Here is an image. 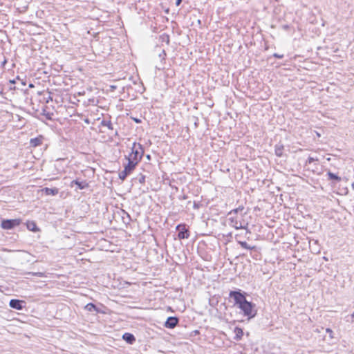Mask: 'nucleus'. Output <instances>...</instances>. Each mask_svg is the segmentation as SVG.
I'll return each mask as SVG.
<instances>
[{
    "instance_id": "obj_1",
    "label": "nucleus",
    "mask_w": 354,
    "mask_h": 354,
    "mask_svg": "<svg viewBox=\"0 0 354 354\" xmlns=\"http://www.w3.org/2000/svg\"><path fill=\"white\" fill-rule=\"evenodd\" d=\"M245 295V292H242L241 290H237L230 291L229 297L234 299V305L237 306L243 311L244 316L248 318H253L257 315L255 304L248 301L246 299Z\"/></svg>"
},
{
    "instance_id": "obj_2",
    "label": "nucleus",
    "mask_w": 354,
    "mask_h": 354,
    "mask_svg": "<svg viewBox=\"0 0 354 354\" xmlns=\"http://www.w3.org/2000/svg\"><path fill=\"white\" fill-rule=\"evenodd\" d=\"M144 152V148L141 144L133 142L131 153L128 156H126V159H131L139 162L142 160Z\"/></svg>"
},
{
    "instance_id": "obj_3",
    "label": "nucleus",
    "mask_w": 354,
    "mask_h": 354,
    "mask_svg": "<svg viewBox=\"0 0 354 354\" xmlns=\"http://www.w3.org/2000/svg\"><path fill=\"white\" fill-rule=\"evenodd\" d=\"M21 223L20 218L15 219H2L0 226L3 230H12L15 227L19 226Z\"/></svg>"
},
{
    "instance_id": "obj_4",
    "label": "nucleus",
    "mask_w": 354,
    "mask_h": 354,
    "mask_svg": "<svg viewBox=\"0 0 354 354\" xmlns=\"http://www.w3.org/2000/svg\"><path fill=\"white\" fill-rule=\"evenodd\" d=\"M176 230L178 231V237L179 239H188L190 236L188 228L185 224H179L176 226Z\"/></svg>"
},
{
    "instance_id": "obj_5",
    "label": "nucleus",
    "mask_w": 354,
    "mask_h": 354,
    "mask_svg": "<svg viewBox=\"0 0 354 354\" xmlns=\"http://www.w3.org/2000/svg\"><path fill=\"white\" fill-rule=\"evenodd\" d=\"M230 224L231 226L234 227L236 230L239 229H246L248 223H246L245 225H244V221H239L237 220L236 217H230L229 218Z\"/></svg>"
},
{
    "instance_id": "obj_6",
    "label": "nucleus",
    "mask_w": 354,
    "mask_h": 354,
    "mask_svg": "<svg viewBox=\"0 0 354 354\" xmlns=\"http://www.w3.org/2000/svg\"><path fill=\"white\" fill-rule=\"evenodd\" d=\"M179 322V319L177 317H169L165 322V327L167 328H174Z\"/></svg>"
},
{
    "instance_id": "obj_7",
    "label": "nucleus",
    "mask_w": 354,
    "mask_h": 354,
    "mask_svg": "<svg viewBox=\"0 0 354 354\" xmlns=\"http://www.w3.org/2000/svg\"><path fill=\"white\" fill-rule=\"evenodd\" d=\"M24 301L19 299H12L10 301V306L16 310H22L24 307Z\"/></svg>"
},
{
    "instance_id": "obj_8",
    "label": "nucleus",
    "mask_w": 354,
    "mask_h": 354,
    "mask_svg": "<svg viewBox=\"0 0 354 354\" xmlns=\"http://www.w3.org/2000/svg\"><path fill=\"white\" fill-rule=\"evenodd\" d=\"M128 162L124 165V169L127 170L130 174L135 169L136 165L139 163L131 159H127Z\"/></svg>"
},
{
    "instance_id": "obj_9",
    "label": "nucleus",
    "mask_w": 354,
    "mask_h": 354,
    "mask_svg": "<svg viewBox=\"0 0 354 354\" xmlns=\"http://www.w3.org/2000/svg\"><path fill=\"white\" fill-rule=\"evenodd\" d=\"M75 185L77 186L79 189H84L88 187V183L84 181H79L78 180H73L71 183V187H73Z\"/></svg>"
},
{
    "instance_id": "obj_10",
    "label": "nucleus",
    "mask_w": 354,
    "mask_h": 354,
    "mask_svg": "<svg viewBox=\"0 0 354 354\" xmlns=\"http://www.w3.org/2000/svg\"><path fill=\"white\" fill-rule=\"evenodd\" d=\"M122 339L129 344H133L136 342L135 336L129 333H125L122 335Z\"/></svg>"
},
{
    "instance_id": "obj_11",
    "label": "nucleus",
    "mask_w": 354,
    "mask_h": 354,
    "mask_svg": "<svg viewBox=\"0 0 354 354\" xmlns=\"http://www.w3.org/2000/svg\"><path fill=\"white\" fill-rule=\"evenodd\" d=\"M43 139L44 138L42 136H39L35 138H31L30 140V146L32 147L40 146L42 144Z\"/></svg>"
},
{
    "instance_id": "obj_12",
    "label": "nucleus",
    "mask_w": 354,
    "mask_h": 354,
    "mask_svg": "<svg viewBox=\"0 0 354 354\" xmlns=\"http://www.w3.org/2000/svg\"><path fill=\"white\" fill-rule=\"evenodd\" d=\"M26 227H27L28 230L34 232H37L39 231V229L37 226L36 223L35 221H28L26 223Z\"/></svg>"
},
{
    "instance_id": "obj_13",
    "label": "nucleus",
    "mask_w": 354,
    "mask_h": 354,
    "mask_svg": "<svg viewBox=\"0 0 354 354\" xmlns=\"http://www.w3.org/2000/svg\"><path fill=\"white\" fill-rule=\"evenodd\" d=\"M42 192L46 194V195H51V196H55L58 194L59 192V189L57 188H48V187H45L42 189Z\"/></svg>"
},
{
    "instance_id": "obj_14",
    "label": "nucleus",
    "mask_w": 354,
    "mask_h": 354,
    "mask_svg": "<svg viewBox=\"0 0 354 354\" xmlns=\"http://www.w3.org/2000/svg\"><path fill=\"white\" fill-rule=\"evenodd\" d=\"M284 147L282 144H277L274 147L275 155L278 157H281L283 156Z\"/></svg>"
},
{
    "instance_id": "obj_15",
    "label": "nucleus",
    "mask_w": 354,
    "mask_h": 354,
    "mask_svg": "<svg viewBox=\"0 0 354 354\" xmlns=\"http://www.w3.org/2000/svg\"><path fill=\"white\" fill-rule=\"evenodd\" d=\"M234 333H235L234 339L236 341L240 340L243 335V331L242 328H241L239 327H236L234 328Z\"/></svg>"
},
{
    "instance_id": "obj_16",
    "label": "nucleus",
    "mask_w": 354,
    "mask_h": 354,
    "mask_svg": "<svg viewBox=\"0 0 354 354\" xmlns=\"http://www.w3.org/2000/svg\"><path fill=\"white\" fill-rule=\"evenodd\" d=\"M100 125L102 127H106L110 130H112V131L113 130V124L110 119L109 120L103 119L100 122Z\"/></svg>"
},
{
    "instance_id": "obj_17",
    "label": "nucleus",
    "mask_w": 354,
    "mask_h": 354,
    "mask_svg": "<svg viewBox=\"0 0 354 354\" xmlns=\"http://www.w3.org/2000/svg\"><path fill=\"white\" fill-rule=\"evenodd\" d=\"M237 242L241 246V248H243L244 249L250 250L256 249V246H254V245L251 246L249 244H248V243L246 241H242L237 240Z\"/></svg>"
},
{
    "instance_id": "obj_18",
    "label": "nucleus",
    "mask_w": 354,
    "mask_h": 354,
    "mask_svg": "<svg viewBox=\"0 0 354 354\" xmlns=\"http://www.w3.org/2000/svg\"><path fill=\"white\" fill-rule=\"evenodd\" d=\"M84 308H85V310H86L88 312H93V311H96L97 313L99 312L97 307L93 303L87 304L85 306Z\"/></svg>"
},
{
    "instance_id": "obj_19",
    "label": "nucleus",
    "mask_w": 354,
    "mask_h": 354,
    "mask_svg": "<svg viewBox=\"0 0 354 354\" xmlns=\"http://www.w3.org/2000/svg\"><path fill=\"white\" fill-rule=\"evenodd\" d=\"M327 176H328L329 180H333L337 182L341 181V178L338 175H337L330 171L327 172Z\"/></svg>"
},
{
    "instance_id": "obj_20",
    "label": "nucleus",
    "mask_w": 354,
    "mask_h": 354,
    "mask_svg": "<svg viewBox=\"0 0 354 354\" xmlns=\"http://www.w3.org/2000/svg\"><path fill=\"white\" fill-rule=\"evenodd\" d=\"M131 174L127 171L125 169H124L123 171H120L119 173V178L120 180H122V181L124 180L127 177L130 175Z\"/></svg>"
},
{
    "instance_id": "obj_21",
    "label": "nucleus",
    "mask_w": 354,
    "mask_h": 354,
    "mask_svg": "<svg viewBox=\"0 0 354 354\" xmlns=\"http://www.w3.org/2000/svg\"><path fill=\"white\" fill-rule=\"evenodd\" d=\"M244 209V207L243 205H240L239 207H238L237 208H235L232 210H231L229 213H228V215H232V214H238L239 212H242L243 210Z\"/></svg>"
},
{
    "instance_id": "obj_22",
    "label": "nucleus",
    "mask_w": 354,
    "mask_h": 354,
    "mask_svg": "<svg viewBox=\"0 0 354 354\" xmlns=\"http://www.w3.org/2000/svg\"><path fill=\"white\" fill-rule=\"evenodd\" d=\"M138 181L140 184H144L145 183V176L140 174L138 178Z\"/></svg>"
},
{
    "instance_id": "obj_23",
    "label": "nucleus",
    "mask_w": 354,
    "mask_h": 354,
    "mask_svg": "<svg viewBox=\"0 0 354 354\" xmlns=\"http://www.w3.org/2000/svg\"><path fill=\"white\" fill-rule=\"evenodd\" d=\"M318 160L317 158H315L313 157L309 156L306 160V163L311 164L312 162Z\"/></svg>"
},
{
    "instance_id": "obj_24",
    "label": "nucleus",
    "mask_w": 354,
    "mask_h": 354,
    "mask_svg": "<svg viewBox=\"0 0 354 354\" xmlns=\"http://www.w3.org/2000/svg\"><path fill=\"white\" fill-rule=\"evenodd\" d=\"M32 276H36V277H44V272H31L30 273Z\"/></svg>"
},
{
    "instance_id": "obj_25",
    "label": "nucleus",
    "mask_w": 354,
    "mask_h": 354,
    "mask_svg": "<svg viewBox=\"0 0 354 354\" xmlns=\"http://www.w3.org/2000/svg\"><path fill=\"white\" fill-rule=\"evenodd\" d=\"M273 57H275V58H278V59H282V58H283V54L280 55V54H278V53H274L273 54Z\"/></svg>"
},
{
    "instance_id": "obj_26",
    "label": "nucleus",
    "mask_w": 354,
    "mask_h": 354,
    "mask_svg": "<svg viewBox=\"0 0 354 354\" xmlns=\"http://www.w3.org/2000/svg\"><path fill=\"white\" fill-rule=\"evenodd\" d=\"M131 119H132V120H133L136 123H137V124H140V123H141V122H142L140 119L137 118H133V117H131Z\"/></svg>"
},
{
    "instance_id": "obj_27",
    "label": "nucleus",
    "mask_w": 354,
    "mask_h": 354,
    "mask_svg": "<svg viewBox=\"0 0 354 354\" xmlns=\"http://www.w3.org/2000/svg\"><path fill=\"white\" fill-rule=\"evenodd\" d=\"M193 207H194V209H198L199 208V204L196 203V202H194Z\"/></svg>"
},
{
    "instance_id": "obj_28",
    "label": "nucleus",
    "mask_w": 354,
    "mask_h": 354,
    "mask_svg": "<svg viewBox=\"0 0 354 354\" xmlns=\"http://www.w3.org/2000/svg\"><path fill=\"white\" fill-rule=\"evenodd\" d=\"M183 0H176V5L178 6L181 3Z\"/></svg>"
},
{
    "instance_id": "obj_29",
    "label": "nucleus",
    "mask_w": 354,
    "mask_h": 354,
    "mask_svg": "<svg viewBox=\"0 0 354 354\" xmlns=\"http://www.w3.org/2000/svg\"><path fill=\"white\" fill-rule=\"evenodd\" d=\"M326 332L330 333V335H331V333H333V330L331 329H330V328H327L326 329Z\"/></svg>"
},
{
    "instance_id": "obj_30",
    "label": "nucleus",
    "mask_w": 354,
    "mask_h": 354,
    "mask_svg": "<svg viewBox=\"0 0 354 354\" xmlns=\"http://www.w3.org/2000/svg\"><path fill=\"white\" fill-rule=\"evenodd\" d=\"M114 135H115V136H118V131H117V130H115V132H114Z\"/></svg>"
},
{
    "instance_id": "obj_31",
    "label": "nucleus",
    "mask_w": 354,
    "mask_h": 354,
    "mask_svg": "<svg viewBox=\"0 0 354 354\" xmlns=\"http://www.w3.org/2000/svg\"><path fill=\"white\" fill-rule=\"evenodd\" d=\"M147 158L148 160H150V158H151L150 155H147Z\"/></svg>"
},
{
    "instance_id": "obj_32",
    "label": "nucleus",
    "mask_w": 354,
    "mask_h": 354,
    "mask_svg": "<svg viewBox=\"0 0 354 354\" xmlns=\"http://www.w3.org/2000/svg\"><path fill=\"white\" fill-rule=\"evenodd\" d=\"M351 317L354 319V313L351 315Z\"/></svg>"
},
{
    "instance_id": "obj_33",
    "label": "nucleus",
    "mask_w": 354,
    "mask_h": 354,
    "mask_svg": "<svg viewBox=\"0 0 354 354\" xmlns=\"http://www.w3.org/2000/svg\"><path fill=\"white\" fill-rule=\"evenodd\" d=\"M2 93H3L2 89H0V94H1Z\"/></svg>"
}]
</instances>
